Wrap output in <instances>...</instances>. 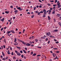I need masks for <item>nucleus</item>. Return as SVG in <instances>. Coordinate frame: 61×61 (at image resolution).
<instances>
[{
    "mask_svg": "<svg viewBox=\"0 0 61 61\" xmlns=\"http://www.w3.org/2000/svg\"><path fill=\"white\" fill-rule=\"evenodd\" d=\"M57 5H58V8H60L61 7V5H60V3H59V4H57Z\"/></svg>",
    "mask_w": 61,
    "mask_h": 61,
    "instance_id": "obj_1",
    "label": "nucleus"
},
{
    "mask_svg": "<svg viewBox=\"0 0 61 61\" xmlns=\"http://www.w3.org/2000/svg\"><path fill=\"white\" fill-rule=\"evenodd\" d=\"M46 35H47L48 36H50V35H51V34H50V32H49L48 33L46 32Z\"/></svg>",
    "mask_w": 61,
    "mask_h": 61,
    "instance_id": "obj_2",
    "label": "nucleus"
},
{
    "mask_svg": "<svg viewBox=\"0 0 61 61\" xmlns=\"http://www.w3.org/2000/svg\"><path fill=\"white\" fill-rule=\"evenodd\" d=\"M58 31V30L57 29L54 30L52 31V32H56Z\"/></svg>",
    "mask_w": 61,
    "mask_h": 61,
    "instance_id": "obj_3",
    "label": "nucleus"
},
{
    "mask_svg": "<svg viewBox=\"0 0 61 61\" xmlns=\"http://www.w3.org/2000/svg\"><path fill=\"white\" fill-rule=\"evenodd\" d=\"M17 8L18 9H19V11H22V10H23V9H21V7H19Z\"/></svg>",
    "mask_w": 61,
    "mask_h": 61,
    "instance_id": "obj_4",
    "label": "nucleus"
},
{
    "mask_svg": "<svg viewBox=\"0 0 61 61\" xmlns=\"http://www.w3.org/2000/svg\"><path fill=\"white\" fill-rule=\"evenodd\" d=\"M34 36H32L31 37H30L29 38V39H34Z\"/></svg>",
    "mask_w": 61,
    "mask_h": 61,
    "instance_id": "obj_5",
    "label": "nucleus"
},
{
    "mask_svg": "<svg viewBox=\"0 0 61 61\" xmlns=\"http://www.w3.org/2000/svg\"><path fill=\"white\" fill-rule=\"evenodd\" d=\"M52 15H54L55 14V10H53V11L52 12Z\"/></svg>",
    "mask_w": 61,
    "mask_h": 61,
    "instance_id": "obj_6",
    "label": "nucleus"
},
{
    "mask_svg": "<svg viewBox=\"0 0 61 61\" xmlns=\"http://www.w3.org/2000/svg\"><path fill=\"white\" fill-rule=\"evenodd\" d=\"M61 16V15L60 14H57V17H59L60 16Z\"/></svg>",
    "mask_w": 61,
    "mask_h": 61,
    "instance_id": "obj_7",
    "label": "nucleus"
},
{
    "mask_svg": "<svg viewBox=\"0 0 61 61\" xmlns=\"http://www.w3.org/2000/svg\"><path fill=\"white\" fill-rule=\"evenodd\" d=\"M17 55L19 56H21V54H20V52H18V54H17Z\"/></svg>",
    "mask_w": 61,
    "mask_h": 61,
    "instance_id": "obj_8",
    "label": "nucleus"
},
{
    "mask_svg": "<svg viewBox=\"0 0 61 61\" xmlns=\"http://www.w3.org/2000/svg\"><path fill=\"white\" fill-rule=\"evenodd\" d=\"M26 46H30V44H29L28 43L26 44Z\"/></svg>",
    "mask_w": 61,
    "mask_h": 61,
    "instance_id": "obj_9",
    "label": "nucleus"
},
{
    "mask_svg": "<svg viewBox=\"0 0 61 61\" xmlns=\"http://www.w3.org/2000/svg\"><path fill=\"white\" fill-rule=\"evenodd\" d=\"M4 19H5V18H3L2 19H1L0 21H2L3 22H4Z\"/></svg>",
    "mask_w": 61,
    "mask_h": 61,
    "instance_id": "obj_10",
    "label": "nucleus"
},
{
    "mask_svg": "<svg viewBox=\"0 0 61 61\" xmlns=\"http://www.w3.org/2000/svg\"><path fill=\"white\" fill-rule=\"evenodd\" d=\"M51 10H49V15H50V14L51 13Z\"/></svg>",
    "mask_w": 61,
    "mask_h": 61,
    "instance_id": "obj_11",
    "label": "nucleus"
},
{
    "mask_svg": "<svg viewBox=\"0 0 61 61\" xmlns=\"http://www.w3.org/2000/svg\"><path fill=\"white\" fill-rule=\"evenodd\" d=\"M21 43L23 44L24 45H25V42H24L23 41H21Z\"/></svg>",
    "mask_w": 61,
    "mask_h": 61,
    "instance_id": "obj_12",
    "label": "nucleus"
},
{
    "mask_svg": "<svg viewBox=\"0 0 61 61\" xmlns=\"http://www.w3.org/2000/svg\"><path fill=\"white\" fill-rule=\"evenodd\" d=\"M52 55H53V57H55V56H56V54H54V53H53L52 54Z\"/></svg>",
    "mask_w": 61,
    "mask_h": 61,
    "instance_id": "obj_13",
    "label": "nucleus"
},
{
    "mask_svg": "<svg viewBox=\"0 0 61 61\" xmlns=\"http://www.w3.org/2000/svg\"><path fill=\"white\" fill-rule=\"evenodd\" d=\"M5 13H6V14H9V11H6L5 12Z\"/></svg>",
    "mask_w": 61,
    "mask_h": 61,
    "instance_id": "obj_14",
    "label": "nucleus"
},
{
    "mask_svg": "<svg viewBox=\"0 0 61 61\" xmlns=\"http://www.w3.org/2000/svg\"><path fill=\"white\" fill-rule=\"evenodd\" d=\"M11 32L12 33H13V34L15 33V32H14V30H13L12 31V30H11Z\"/></svg>",
    "mask_w": 61,
    "mask_h": 61,
    "instance_id": "obj_15",
    "label": "nucleus"
},
{
    "mask_svg": "<svg viewBox=\"0 0 61 61\" xmlns=\"http://www.w3.org/2000/svg\"><path fill=\"white\" fill-rule=\"evenodd\" d=\"M23 51L24 53H25V54H26V51H25V50H23Z\"/></svg>",
    "mask_w": 61,
    "mask_h": 61,
    "instance_id": "obj_16",
    "label": "nucleus"
},
{
    "mask_svg": "<svg viewBox=\"0 0 61 61\" xmlns=\"http://www.w3.org/2000/svg\"><path fill=\"white\" fill-rule=\"evenodd\" d=\"M17 47V48H18V49H19V50H20V49H21V48H20V47H19L17 46V47Z\"/></svg>",
    "mask_w": 61,
    "mask_h": 61,
    "instance_id": "obj_17",
    "label": "nucleus"
},
{
    "mask_svg": "<svg viewBox=\"0 0 61 61\" xmlns=\"http://www.w3.org/2000/svg\"><path fill=\"white\" fill-rule=\"evenodd\" d=\"M2 60H6V58H4L2 59Z\"/></svg>",
    "mask_w": 61,
    "mask_h": 61,
    "instance_id": "obj_18",
    "label": "nucleus"
},
{
    "mask_svg": "<svg viewBox=\"0 0 61 61\" xmlns=\"http://www.w3.org/2000/svg\"><path fill=\"white\" fill-rule=\"evenodd\" d=\"M43 12H46V10L45 9H44L43 10Z\"/></svg>",
    "mask_w": 61,
    "mask_h": 61,
    "instance_id": "obj_19",
    "label": "nucleus"
},
{
    "mask_svg": "<svg viewBox=\"0 0 61 61\" xmlns=\"http://www.w3.org/2000/svg\"><path fill=\"white\" fill-rule=\"evenodd\" d=\"M41 39H45V38L44 37H41Z\"/></svg>",
    "mask_w": 61,
    "mask_h": 61,
    "instance_id": "obj_20",
    "label": "nucleus"
},
{
    "mask_svg": "<svg viewBox=\"0 0 61 61\" xmlns=\"http://www.w3.org/2000/svg\"><path fill=\"white\" fill-rule=\"evenodd\" d=\"M4 41L5 43H6V40H5V39H4V41Z\"/></svg>",
    "mask_w": 61,
    "mask_h": 61,
    "instance_id": "obj_21",
    "label": "nucleus"
},
{
    "mask_svg": "<svg viewBox=\"0 0 61 61\" xmlns=\"http://www.w3.org/2000/svg\"><path fill=\"white\" fill-rule=\"evenodd\" d=\"M48 20H50L51 19L50 18V17L49 16H48Z\"/></svg>",
    "mask_w": 61,
    "mask_h": 61,
    "instance_id": "obj_22",
    "label": "nucleus"
},
{
    "mask_svg": "<svg viewBox=\"0 0 61 61\" xmlns=\"http://www.w3.org/2000/svg\"><path fill=\"white\" fill-rule=\"evenodd\" d=\"M14 12L15 13H17V12H18V10H16L14 11Z\"/></svg>",
    "mask_w": 61,
    "mask_h": 61,
    "instance_id": "obj_23",
    "label": "nucleus"
},
{
    "mask_svg": "<svg viewBox=\"0 0 61 61\" xmlns=\"http://www.w3.org/2000/svg\"><path fill=\"white\" fill-rule=\"evenodd\" d=\"M16 42V38L15 39L14 42Z\"/></svg>",
    "mask_w": 61,
    "mask_h": 61,
    "instance_id": "obj_24",
    "label": "nucleus"
},
{
    "mask_svg": "<svg viewBox=\"0 0 61 61\" xmlns=\"http://www.w3.org/2000/svg\"><path fill=\"white\" fill-rule=\"evenodd\" d=\"M46 15H45V14H43V17H46Z\"/></svg>",
    "mask_w": 61,
    "mask_h": 61,
    "instance_id": "obj_25",
    "label": "nucleus"
},
{
    "mask_svg": "<svg viewBox=\"0 0 61 61\" xmlns=\"http://www.w3.org/2000/svg\"><path fill=\"white\" fill-rule=\"evenodd\" d=\"M50 37H54V36H53V35H51L50 36Z\"/></svg>",
    "mask_w": 61,
    "mask_h": 61,
    "instance_id": "obj_26",
    "label": "nucleus"
},
{
    "mask_svg": "<svg viewBox=\"0 0 61 61\" xmlns=\"http://www.w3.org/2000/svg\"><path fill=\"white\" fill-rule=\"evenodd\" d=\"M47 5H48V6H51V4H49V3H48L47 4Z\"/></svg>",
    "mask_w": 61,
    "mask_h": 61,
    "instance_id": "obj_27",
    "label": "nucleus"
},
{
    "mask_svg": "<svg viewBox=\"0 0 61 61\" xmlns=\"http://www.w3.org/2000/svg\"><path fill=\"white\" fill-rule=\"evenodd\" d=\"M17 40H18L19 41V42H21V41H22L21 40H20L19 39H18Z\"/></svg>",
    "mask_w": 61,
    "mask_h": 61,
    "instance_id": "obj_28",
    "label": "nucleus"
},
{
    "mask_svg": "<svg viewBox=\"0 0 61 61\" xmlns=\"http://www.w3.org/2000/svg\"><path fill=\"white\" fill-rule=\"evenodd\" d=\"M21 56L22 58H23L24 57V56L23 55H21Z\"/></svg>",
    "mask_w": 61,
    "mask_h": 61,
    "instance_id": "obj_29",
    "label": "nucleus"
},
{
    "mask_svg": "<svg viewBox=\"0 0 61 61\" xmlns=\"http://www.w3.org/2000/svg\"><path fill=\"white\" fill-rule=\"evenodd\" d=\"M55 7H53V10H56V9H55Z\"/></svg>",
    "mask_w": 61,
    "mask_h": 61,
    "instance_id": "obj_30",
    "label": "nucleus"
},
{
    "mask_svg": "<svg viewBox=\"0 0 61 61\" xmlns=\"http://www.w3.org/2000/svg\"><path fill=\"white\" fill-rule=\"evenodd\" d=\"M15 52L16 53V54H17L18 53V52H17V51H15Z\"/></svg>",
    "mask_w": 61,
    "mask_h": 61,
    "instance_id": "obj_31",
    "label": "nucleus"
},
{
    "mask_svg": "<svg viewBox=\"0 0 61 61\" xmlns=\"http://www.w3.org/2000/svg\"><path fill=\"white\" fill-rule=\"evenodd\" d=\"M38 40V39H36L35 40V41H36V42H37Z\"/></svg>",
    "mask_w": 61,
    "mask_h": 61,
    "instance_id": "obj_32",
    "label": "nucleus"
},
{
    "mask_svg": "<svg viewBox=\"0 0 61 61\" xmlns=\"http://www.w3.org/2000/svg\"><path fill=\"white\" fill-rule=\"evenodd\" d=\"M3 46L4 48H5V45H3Z\"/></svg>",
    "mask_w": 61,
    "mask_h": 61,
    "instance_id": "obj_33",
    "label": "nucleus"
},
{
    "mask_svg": "<svg viewBox=\"0 0 61 61\" xmlns=\"http://www.w3.org/2000/svg\"><path fill=\"white\" fill-rule=\"evenodd\" d=\"M2 54L3 56H5V54H4V52H3V51L2 52Z\"/></svg>",
    "mask_w": 61,
    "mask_h": 61,
    "instance_id": "obj_34",
    "label": "nucleus"
},
{
    "mask_svg": "<svg viewBox=\"0 0 61 61\" xmlns=\"http://www.w3.org/2000/svg\"><path fill=\"white\" fill-rule=\"evenodd\" d=\"M30 54L31 55H33V52L32 51L30 53Z\"/></svg>",
    "mask_w": 61,
    "mask_h": 61,
    "instance_id": "obj_35",
    "label": "nucleus"
},
{
    "mask_svg": "<svg viewBox=\"0 0 61 61\" xmlns=\"http://www.w3.org/2000/svg\"><path fill=\"white\" fill-rule=\"evenodd\" d=\"M25 29H24L23 30V33H25V32H25Z\"/></svg>",
    "mask_w": 61,
    "mask_h": 61,
    "instance_id": "obj_36",
    "label": "nucleus"
},
{
    "mask_svg": "<svg viewBox=\"0 0 61 61\" xmlns=\"http://www.w3.org/2000/svg\"><path fill=\"white\" fill-rule=\"evenodd\" d=\"M53 20L55 22H56V20L55 19H53Z\"/></svg>",
    "mask_w": 61,
    "mask_h": 61,
    "instance_id": "obj_37",
    "label": "nucleus"
},
{
    "mask_svg": "<svg viewBox=\"0 0 61 61\" xmlns=\"http://www.w3.org/2000/svg\"><path fill=\"white\" fill-rule=\"evenodd\" d=\"M40 12H38V15H40Z\"/></svg>",
    "mask_w": 61,
    "mask_h": 61,
    "instance_id": "obj_38",
    "label": "nucleus"
},
{
    "mask_svg": "<svg viewBox=\"0 0 61 61\" xmlns=\"http://www.w3.org/2000/svg\"><path fill=\"white\" fill-rule=\"evenodd\" d=\"M34 15H33L31 16V18H34Z\"/></svg>",
    "mask_w": 61,
    "mask_h": 61,
    "instance_id": "obj_39",
    "label": "nucleus"
},
{
    "mask_svg": "<svg viewBox=\"0 0 61 61\" xmlns=\"http://www.w3.org/2000/svg\"><path fill=\"white\" fill-rule=\"evenodd\" d=\"M36 54L35 53H34L33 55V56H36Z\"/></svg>",
    "mask_w": 61,
    "mask_h": 61,
    "instance_id": "obj_40",
    "label": "nucleus"
},
{
    "mask_svg": "<svg viewBox=\"0 0 61 61\" xmlns=\"http://www.w3.org/2000/svg\"><path fill=\"white\" fill-rule=\"evenodd\" d=\"M40 13H43V11H40Z\"/></svg>",
    "mask_w": 61,
    "mask_h": 61,
    "instance_id": "obj_41",
    "label": "nucleus"
},
{
    "mask_svg": "<svg viewBox=\"0 0 61 61\" xmlns=\"http://www.w3.org/2000/svg\"><path fill=\"white\" fill-rule=\"evenodd\" d=\"M46 12H44V14L45 15H46Z\"/></svg>",
    "mask_w": 61,
    "mask_h": 61,
    "instance_id": "obj_42",
    "label": "nucleus"
},
{
    "mask_svg": "<svg viewBox=\"0 0 61 61\" xmlns=\"http://www.w3.org/2000/svg\"><path fill=\"white\" fill-rule=\"evenodd\" d=\"M50 41H48L47 42V43H48V44H49V43H50Z\"/></svg>",
    "mask_w": 61,
    "mask_h": 61,
    "instance_id": "obj_43",
    "label": "nucleus"
},
{
    "mask_svg": "<svg viewBox=\"0 0 61 61\" xmlns=\"http://www.w3.org/2000/svg\"><path fill=\"white\" fill-rule=\"evenodd\" d=\"M10 7L11 8H13V6H12L11 5Z\"/></svg>",
    "mask_w": 61,
    "mask_h": 61,
    "instance_id": "obj_44",
    "label": "nucleus"
},
{
    "mask_svg": "<svg viewBox=\"0 0 61 61\" xmlns=\"http://www.w3.org/2000/svg\"><path fill=\"white\" fill-rule=\"evenodd\" d=\"M1 49H3V46H1Z\"/></svg>",
    "mask_w": 61,
    "mask_h": 61,
    "instance_id": "obj_45",
    "label": "nucleus"
},
{
    "mask_svg": "<svg viewBox=\"0 0 61 61\" xmlns=\"http://www.w3.org/2000/svg\"><path fill=\"white\" fill-rule=\"evenodd\" d=\"M56 4L54 5H53V6H56Z\"/></svg>",
    "mask_w": 61,
    "mask_h": 61,
    "instance_id": "obj_46",
    "label": "nucleus"
},
{
    "mask_svg": "<svg viewBox=\"0 0 61 61\" xmlns=\"http://www.w3.org/2000/svg\"><path fill=\"white\" fill-rule=\"evenodd\" d=\"M50 10H53V8H51L50 9Z\"/></svg>",
    "mask_w": 61,
    "mask_h": 61,
    "instance_id": "obj_47",
    "label": "nucleus"
},
{
    "mask_svg": "<svg viewBox=\"0 0 61 61\" xmlns=\"http://www.w3.org/2000/svg\"><path fill=\"white\" fill-rule=\"evenodd\" d=\"M10 52H7V54H8V55H10Z\"/></svg>",
    "mask_w": 61,
    "mask_h": 61,
    "instance_id": "obj_48",
    "label": "nucleus"
},
{
    "mask_svg": "<svg viewBox=\"0 0 61 61\" xmlns=\"http://www.w3.org/2000/svg\"><path fill=\"white\" fill-rule=\"evenodd\" d=\"M9 31H8L6 33V34H9Z\"/></svg>",
    "mask_w": 61,
    "mask_h": 61,
    "instance_id": "obj_49",
    "label": "nucleus"
},
{
    "mask_svg": "<svg viewBox=\"0 0 61 61\" xmlns=\"http://www.w3.org/2000/svg\"><path fill=\"white\" fill-rule=\"evenodd\" d=\"M20 52L21 53V54H22V53H23V51H20Z\"/></svg>",
    "mask_w": 61,
    "mask_h": 61,
    "instance_id": "obj_50",
    "label": "nucleus"
},
{
    "mask_svg": "<svg viewBox=\"0 0 61 61\" xmlns=\"http://www.w3.org/2000/svg\"><path fill=\"white\" fill-rule=\"evenodd\" d=\"M41 56V55H38L37 56V57L39 56Z\"/></svg>",
    "mask_w": 61,
    "mask_h": 61,
    "instance_id": "obj_51",
    "label": "nucleus"
},
{
    "mask_svg": "<svg viewBox=\"0 0 61 61\" xmlns=\"http://www.w3.org/2000/svg\"><path fill=\"white\" fill-rule=\"evenodd\" d=\"M16 59V57H15L14 56L13 57V59Z\"/></svg>",
    "mask_w": 61,
    "mask_h": 61,
    "instance_id": "obj_52",
    "label": "nucleus"
},
{
    "mask_svg": "<svg viewBox=\"0 0 61 61\" xmlns=\"http://www.w3.org/2000/svg\"><path fill=\"white\" fill-rule=\"evenodd\" d=\"M54 2V1L53 0H52L51 1H50V2H52V3H53V2Z\"/></svg>",
    "mask_w": 61,
    "mask_h": 61,
    "instance_id": "obj_53",
    "label": "nucleus"
},
{
    "mask_svg": "<svg viewBox=\"0 0 61 61\" xmlns=\"http://www.w3.org/2000/svg\"><path fill=\"white\" fill-rule=\"evenodd\" d=\"M59 52H60V51H56V53H59Z\"/></svg>",
    "mask_w": 61,
    "mask_h": 61,
    "instance_id": "obj_54",
    "label": "nucleus"
},
{
    "mask_svg": "<svg viewBox=\"0 0 61 61\" xmlns=\"http://www.w3.org/2000/svg\"><path fill=\"white\" fill-rule=\"evenodd\" d=\"M35 13H36V14H37V13H38V11H35Z\"/></svg>",
    "mask_w": 61,
    "mask_h": 61,
    "instance_id": "obj_55",
    "label": "nucleus"
},
{
    "mask_svg": "<svg viewBox=\"0 0 61 61\" xmlns=\"http://www.w3.org/2000/svg\"><path fill=\"white\" fill-rule=\"evenodd\" d=\"M36 7H35L34 8V10H36Z\"/></svg>",
    "mask_w": 61,
    "mask_h": 61,
    "instance_id": "obj_56",
    "label": "nucleus"
},
{
    "mask_svg": "<svg viewBox=\"0 0 61 61\" xmlns=\"http://www.w3.org/2000/svg\"><path fill=\"white\" fill-rule=\"evenodd\" d=\"M57 56H56V57L55 58H54V59H56V58H57Z\"/></svg>",
    "mask_w": 61,
    "mask_h": 61,
    "instance_id": "obj_57",
    "label": "nucleus"
},
{
    "mask_svg": "<svg viewBox=\"0 0 61 61\" xmlns=\"http://www.w3.org/2000/svg\"><path fill=\"white\" fill-rule=\"evenodd\" d=\"M35 46L34 45L32 44V45H31V46Z\"/></svg>",
    "mask_w": 61,
    "mask_h": 61,
    "instance_id": "obj_58",
    "label": "nucleus"
},
{
    "mask_svg": "<svg viewBox=\"0 0 61 61\" xmlns=\"http://www.w3.org/2000/svg\"><path fill=\"white\" fill-rule=\"evenodd\" d=\"M55 43L56 44H58V43H59V42L57 41V42H55Z\"/></svg>",
    "mask_w": 61,
    "mask_h": 61,
    "instance_id": "obj_59",
    "label": "nucleus"
},
{
    "mask_svg": "<svg viewBox=\"0 0 61 61\" xmlns=\"http://www.w3.org/2000/svg\"><path fill=\"white\" fill-rule=\"evenodd\" d=\"M37 47H38V48H41V47L40 46Z\"/></svg>",
    "mask_w": 61,
    "mask_h": 61,
    "instance_id": "obj_60",
    "label": "nucleus"
},
{
    "mask_svg": "<svg viewBox=\"0 0 61 61\" xmlns=\"http://www.w3.org/2000/svg\"><path fill=\"white\" fill-rule=\"evenodd\" d=\"M11 55L12 56L13 55H14V54L13 53V52H12L11 53Z\"/></svg>",
    "mask_w": 61,
    "mask_h": 61,
    "instance_id": "obj_61",
    "label": "nucleus"
},
{
    "mask_svg": "<svg viewBox=\"0 0 61 61\" xmlns=\"http://www.w3.org/2000/svg\"><path fill=\"white\" fill-rule=\"evenodd\" d=\"M3 30V28H2L1 29V31H2V30Z\"/></svg>",
    "mask_w": 61,
    "mask_h": 61,
    "instance_id": "obj_62",
    "label": "nucleus"
},
{
    "mask_svg": "<svg viewBox=\"0 0 61 61\" xmlns=\"http://www.w3.org/2000/svg\"><path fill=\"white\" fill-rule=\"evenodd\" d=\"M48 41V38H46V41Z\"/></svg>",
    "mask_w": 61,
    "mask_h": 61,
    "instance_id": "obj_63",
    "label": "nucleus"
},
{
    "mask_svg": "<svg viewBox=\"0 0 61 61\" xmlns=\"http://www.w3.org/2000/svg\"><path fill=\"white\" fill-rule=\"evenodd\" d=\"M59 19L60 20H61V16L59 17Z\"/></svg>",
    "mask_w": 61,
    "mask_h": 61,
    "instance_id": "obj_64",
    "label": "nucleus"
}]
</instances>
